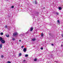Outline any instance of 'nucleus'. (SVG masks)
<instances>
[{"label":"nucleus","mask_w":63,"mask_h":63,"mask_svg":"<svg viewBox=\"0 0 63 63\" xmlns=\"http://www.w3.org/2000/svg\"><path fill=\"white\" fill-rule=\"evenodd\" d=\"M23 61H24H24H25V60H24Z\"/></svg>","instance_id":"obj_32"},{"label":"nucleus","mask_w":63,"mask_h":63,"mask_svg":"<svg viewBox=\"0 0 63 63\" xmlns=\"http://www.w3.org/2000/svg\"><path fill=\"white\" fill-rule=\"evenodd\" d=\"M51 45H52V46H53V44H51Z\"/></svg>","instance_id":"obj_29"},{"label":"nucleus","mask_w":63,"mask_h":63,"mask_svg":"<svg viewBox=\"0 0 63 63\" xmlns=\"http://www.w3.org/2000/svg\"><path fill=\"white\" fill-rule=\"evenodd\" d=\"M41 37H43V33H42L41 35Z\"/></svg>","instance_id":"obj_23"},{"label":"nucleus","mask_w":63,"mask_h":63,"mask_svg":"<svg viewBox=\"0 0 63 63\" xmlns=\"http://www.w3.org/2000/svg\"><path fill=\"white\" fill-rule=\"evenodd\" d=\"M5 27V28H7V26L6 25Z\"/></svg>","instance_id":"obj_21"},{"label":"nucleus","mask_w":63,"mask_h":63,"mask_svg":"<svg viewBox=\"0 0 63 63\" xmlns=\"http://www.w3.org/2000/svg\"><path fill=\"white\" fill-rule=\"evenodd\" d=\"M12 40L13 41H15V39L14 38H13L12 39Z\"/></svg>","instance_id":"obj_18"},{"label":"nucleus","mask_w":63,"mask_h":63,"mask_svg":"<svg viewBox=\"0 0 63 63\" xmlns=\"http://www.w3.org/2000/svg\"><path fill=\"white\" fill-rule=\"evenodd\" d=\"M28 55L26 54L25 55V57H28Z\"/></svg>","instance_id":"obj_12"},{"label":"nucleus","mask_w":63,"mask_h":63,"mask_svg":"<svg viewBox=\"0 0 63 63\" xmlns=\"http://www.w3.org/2000/svg\"><path fill=\"white\" fill-rule=\"evenodd\" d=\"M28 31L26 33H24V34H28Z\"/></svg>","instance_id":"obj_24"},{"label":"nucleus","mask_w":63,"mask_h":63,"mask_svg":"<svg viewBox=\"0 0 63 63\" xmlns=\"http://www.w3.org/2000/svg\"><path fill=\"white\" fill-rule=\"evenodd\" d=\"M35 4H37V2L36 1V0H35Z\"/></svg>","instance_id":"obj_17"},{"label":"nucleus","mask_w":63,"mask_h":63,"mask_svg":"<svg viewBox=\"0 0 63 63\" xmlns=\"http://www.w3.org/2000/svg\"><path fill=\"white\" fill-rule=\"evenodd\" d=\"M17 35H18V34H17V33L16 32L13 33L14 36H16Z\"/></svg>","instance_id":"obj_1"},{"label":"nucleus","mask_w":63,"mask_h":63,"mask_svg":"<svg viewBox=\"0 0 63 63\" xmlns=\"http://www.w3.org/2000/svg\"><path fill=\"white\" fill-rule=\"evenodd\" d=\"M19 42H21V40H19Z\"/></svg>","instance_id":"obj_30"},{"label":"nucleus","mask_w":63,"mask_h":63,"mask_svg":"<svg viewBox=\"0 0 63 63\" xmlns=\"http://www.w3.org/2000/svg\"><path fill=\"white\" fill-rule=\"evenodd\" d=\"M7 63H11V62L10 61H8L7 62Z\"/></svg>","instance_id":"obj_20"},{"label":"nucleus","mask_w":63,"mask_h":63,"mask_svg":"<svg viewBox=\"0 0 63 63\" xmlns=\"http://www.w3.org/2000/svg\"><path fill=\"white\" fill-rule=\"evenodd\" d=\"M57 22H58V23L59 24L60 23V22L59 21V20H58L57 21Z\"/></svg>","instance_id":"obj_15"},{"label":"nucleus","mask_w":63,"mask_h":63,"mask_svg":"<svg viewBox=\"0 0 63 63\" xmlns=\"http://www.w3.org/2000/svg\"><path fill=\"white\" fill-rule=\"evenodd\" d=\"M12 8H14V6H12L11 7Z\"/></svg>","instance_id":"obj_26"},{"label":"nucleus","mask_w":63,"mask_h":63,"mask_svg":"<svg viewBox=\"0 0 63 63\" xmlns=\"http://www.w3.org/2000/svg\"><path fill=\"white\" fill-rule=\"evenodd\" d=\"M23 47H24V46H22L21 47L22 48H23Z\"/></svg>","instance_id":"obj_25"},{"label":"nucleus","mask_w":63,"mask_h":63,"mask_svg":"<svg viewBox=\"0 0 63 63\" xmlns=\"http://www.w3.org/2000/svg\"><path fill=\"white\" fill-rule=\"evenodd\" d=\"M36 39L35 38H33L32 39V41H33V42H34V41H35V40H36Z\"/></svg>","instance_id":"obj_4"},{"label":"nucleus","mask_w":63,"mask_h":63,"mask_svg":"<svg viewBox=\"0 0 63 63\" xmlns=\"http://www.w3.org/2000/svg\"><path fill=\"white\" fill-rule=\"evenodd\" d=\"M62 36L63 37V34H62Z\"/></svg>","instance_id":"obj_28"},{"label":"nucleus","mask_w":63,"mask_h":63,"mask_svg":"<svg viewBox=\"0 0 63 63\" xmlns=\"http://www.w3.org/2000/svg\"><path fill=\"white\" fill-rule=\"evenodd\" d=\"M1 58H3V57H4V56H3V55H2L1 56Z\"/></svg>","instance_id":"obj_19"},{"label":"nucleus","mask_w":63,"mask_h":63,"mask_svg":"<svg viewBox=\"0 0 63 63\" xmlns=\"http://www.w3.org/2000/svg\"><path fill=\"white\" fill-rule=\"evenodd\" d=\"M55 62L57 63H59V62L58 61H56Z\"/></svg>","instance_id":"obj_27"},{"label":"nucleus","mask_w":63,"mask_h":63,"mask_svg":"<svg viewBox=\"0 0 63 63\" xmlns=\"http://www.w3.org/2000/svg\"><path fill=\"white\" fill-rule=\"evenodd\" d=\"M3 40V38H2V37H0V41H1H1H2Z\"/></svg>","instance_id":"obj_7"},{"label":"nucleus","mask_w":63,"mask_h":63,"mask_svg":"<svg viewBox=\"0 0 63 63\" xmlns=\"http://www.w3.org/2000/svg\"><path fill=\"white\" fill-rule=\"evenodd\" d=\"M26 48H25L23 49V51L24 52H26Z\"/></svg>","instance_id":"obj_3"},{"label":"nucleus","mask_w":63,"mask_h":63,"mask_svg":"<svg viewBox=\"0 0 63 63\" xmlns=\"http://www.w3.org/2000/svg\"><path fill=\"white\" fill-rule=\"evenodd\" d=\"M33 29V27H32L31 28V29H30V30H31L30 31H32Z\"/></svg>","instance_id":"obj_6"},{"label":"nucleus","mask_w":63,"mask_h":63,"mask_svg":"<svg viewBox=\"0 0 63 63\" xmlns=\"http://www.w3.org/2000/svg\"><path fill=\"white\" fill-rule=\"evenodd\" d=\"M0 34L1 35H3V32H1L0 33Z\"/></svg>","instance_id":"obj_16"},{"label":"nucleus","mask_w":63,"mask_h":63,"mask_svg":"<svg viewBox=\"0 0 63 63\" xmlns=\"http://www.w3.org/2000/svg\"><path fill=\"white\" fill-rule=\"evenodd\" d=\"M41 50H43V47H41Z\"/></svg>","instance_id":"obj_22"},{"label":"nucleus","mask_w":63,"mask_h":63,"mask_svg":"<svg viewBox=\"0 0 63 63\" xmlns=\"http://www.w3.org/2000/svg\"><path fill=\"white\" fill-rule=\"evenodd\" d=\"M34 61H37V59H34Z\"/></svg>","instance_id":"obj_14"},{"label":"nucleus","mask_w":63,"mask_h":63,"mask_svg":"<svg viewBox=\"0 0 63 63\" xmlns=\"http://www.w3.org/2000/svg\"><path fill=\"white\" fill-rule=\"evenodd\" d=\"M63 46V45H61V47H62Z\"/></svg>","instance_id":"obj_33"},{"label":"nucleus","mask_w":63,"mask_h":63,"mask_svg":"<svg viewBox=\"0 0 63 63\" xmlns=\"http://www.w3.org/2000/svg\"><path fill=\"white\" fill-rule=\"evenodd\" d=\"M6 36L7 37H9L10 36L9 35H6Z\"/></svg>","instance_id":"obj_10"},{"label":"nucleus","mask_w":63,"mask_h":63,"mask_svg":"<svg viewBox=\"0 0 63 63\" xmlns=\"http://www.w3.org/2000/svg\"><path fill=\"white\" fill-rule=\"evenodd\" d=\"M1 42L2 43V44H4L5 43V41L4 40H2L1 41Z\"/></svg>","instance_id":"obj_2"},{"label":"nucleus","mask_w":63,"mask_h":63,"mask_svg":"<svg viewBox=\"0 0 63 63\" xmlns=\"http://www.w3.org/2000/svg\"><path fill=\"white\" fill-rule=\"evenodd\" d=\"M43 9H45V7H44V8H43Z\"/></svg>","instance_id":"obj_31"},{"label":"nucleus","mask_w":63,"mask_h":63,"mask_svg":"<svg viewBox=\"0 0 63 63\" xmlns=\"http://www.w3.org/2000/svg\"><path fill=\"white\" fill-rule=\"evenodd\" d=\"M25 34H20V36H24V35Z\"/></svg>","instance_id":"obj_8"},{"label":"nucleus","mask_w":63,"mask_h":63,"mask_svg":"<svg viewBox=\"0 0 63 63\" xmlns=\"http://www.w3.org/2000/svg\"><path fill=\"white\" fill-rule=\"evenodd\" d=\"M56 15H59V13H58V12H57L56 13Z\"/></svg>","instance_id":"obj_13"},{"label":"nucleus","mask_w":63,"mask_h":63,"mask_svg":"<svg viewBox=\"0 0 63 63\" xmlns=\"http://www.w3.org/2000/svg\"><path fill=\"white\" fill-rule=\"evenodd\" d=\"M2 47V44L1 43L0 45V48H1Z\"/></svg>","instance_id":"obj_5"},{"label":"nucleus","mask_w":63,"mask_h":63,"mask_svg":"<svg viewBox=\"0 0 63 63\" xmlns=\"http://www.w3.org/2000/svg\"><path fill=\"white\" fill-rule=\"evenodd\" d=\"M21 55H22V54L21 53H19V54L18 56H21Z\"/></svg>","instance_id":"obj_9"},{"label":"nucleus","mask_w":63,"mask_h":63,"mask_svg":"<svg viewBox=\"0 0 63 63\" xmlns=\"http://www.w3.org/2000/svg\"><path fill=\"white\" fill-rule=\"evenodd\" d=\"M59 10H61V7H59Z\"/></svg>","instance_id":"obj_11"}]
</instances>
